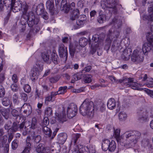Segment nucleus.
<instances>
[{"instance_id": "obj_1", "label": "nucleus", "mask_w": 153, "mask_h": 153, "mask_svg": "<svg viewBox=\"0 0 153 153\" xmlns=\"http://www.w3.org/2000/svg\"><path fill=\"white\" fill-rule=\"evenodd\" d=\"M120 129H114V136L117 142L127 148L134 146L139 141L141 137V133L138 131H126L120 136Z\"/></svg>"}, {"instance_id": "obj_2", "label": "nucleus", "mask_w": 153, "mask_h": 153, "mask_svg": "<svg viewBox=\"0 0 153 153\" xmlns=\"http://www.w3.org/2000/svg\"><path fill=\"white\" fill-rule=\"evenodd\" d=\"M80 113L83 116L88 115L92 117L94 114V105L92 101L86 99L83 101L79 108Z\"/></svg>"}, {"instance_id": "obj_3", "label": "nucleus", "mask_w": 153, "mask_h": 153, "mask_svg": "<svg viewBox=\"0 0 153 153\" xmlns=\"http://www.w3.org/2000/svg\"><path fill=\"white\" fill-rule=\"evenodd\" d=\"M74 153H96V150L94 145H89L86 146H83L79 145L78 146H75Z\"/></svg>"}, {"instance_id": "obj_4", "label": "nucleus", "mask_w": 153, "mask_h": 153, "mask_svg": "<svg viewBox=\"0 0 153 153\" xmlns=\"http://www.w3.org/2000/svg\"><path fill=\"white\" fill-rule=\"evenodd\" d=\"M144 59V54L141 49L137 48L134 50L131 57L132 62L136 63L142 62Z\"/></svg>"}, {"instance_id": "obj_5", "label": "nucleus", "mask_w": 153, "mask_h": 153, "mask_svg": "<svg viewBox=\"0 0 153 153\" xmlns=\"http://www.w3.org/2000/svg\"><path fill=\"white\" fill-rule=\"evenodd\" d=\"M4 132L3 129H0V147H4L5 153H7L9 150V145L6 144L7 139V136L4 135Z\"/></svg>"}, {"instance_id": "obj_6", "label": "nucleus", "mask_w": 153, "mask_h": 153, "mask_svg": "<svg viewBox=\"0 0 153 153\" xmlns=\"http://www.w3.org/2000/svg\"><path fill=\"white\" fill-rule=\"evenodd\" d=\"M43 69V65L40 62H37L34 65L30 74V76L33 77V79H35L37 78L39 72L41 71Z\"/></svg>"}, {"instance_id": "obj_7", "label": "nucleus", "mask_w": 153, "mask_h": 153, "mask_svg": "<svg viewBox=\"0 0 153 153\" xmlns=\"http://www.w3.org/2000/svg\"><path fill=\"white\" fill-rule=\"evenodd\" d=\"M82 75L81 74H74L72 77L71 82L72 83H74L76 80H78L80 79ZM83 80L86 83H89L91 80L92 76L90 75H83Z\"/></svg>"}, {"instance_id": "obj_8", "label": "nucleus", "mask_w": 153, "mask_h": 153, "mask_svg": "<svg viewBox=\"0 0 153 153\" xmlns=\"http://www.w3.org/2000/svg\"><path fill=\"white\" fill-rule=\"evenodd\" d=\"M116 5L114 0H109L107 1H103L101 2V6L102 9H104L106 8H112L113 10L114 13H115L117 11V9L115 8Z\"/></svg>"}, {"instance_id": "obj_9", "label": "nucleus", "mask_w": 153, "mask_h": 153, "mask_svg": "<svg viewBox=\"0 0 153 153\" xmlns=\"http://www.w3.org/2000/svg\"><path fill=\"white\" fill-rule=\"evenodd\" d=\"M24 18L27 20L28 25L30 27H32L35 24H37L39 22L38 19H35L33 13L32 12H30L29 15H27Z\"/></svg>"}, {"instance_id": "obj_10", "label": "nucleus", "mask_w": 153, "mask_h": 153, "mask_svg": "<svg viewBox=\"0 0 153 153\" xmlns=\"http://www.w3.org/2000/svg\"><path fill=\"white\" fill-rule=\"evenodd\" d=\"M77 110L76 106L74 104L69 105L67 108V116L69 118L74 117L76 114Z\"/></svg>"}, {"instance_id": "obj_11", "label": "nucleus", "mask_w": 153, "mask_h": 153, "mask_svg": "<svg viewBox=\"0 0 153 153\" xmlns=\"http://www.w3.org/2000/svg\"><path fill=\"white\" fill-rule=\"evenodd\" d=\"M16 0H9L10 2H11V9L14 13L17 12L21 10V8L22 4V2L20 1L15 2Z\"/></svg>"}, {"instance_id": "obj_12", "label": "nucleus", "mask_w": 153, "mask_h": 153, "mask_svg": "<svg viewBox=\"0 0 153 153\" xmlns=\"http://www.w3.org/2000/svg\"><path fill=\"white\" fill-rule=\"evenodd\" d=\"M92 40L93 41V42L92 46L94 47V49L95 51L96 50L100 49L103 45V43L101 41L99 42L95 45L94 44L98 42L99 40V36L97 34H95L93 36Z\"/></svg>"}, {"instance_id": "obj_13", "label": "nucleus", "mask_w": 153, "mask_h": 153, "mask_svg": "<svg viewBox=\"0 0 153 153\" xmlns=\"http://www.w3.org/2000/svg\"><path fill=\"white\" fill-rule=\"evenodd\" d=\"M58 51L59 56L61 57H65L66 59L68 57L67 48L63 44L60 45L59 47Z\"/></svg>"}, {"instance_id": "obj_14", "label": "nucleus", "mask_w": 153, "mask_h": 153, "mask_svg": "<svg viewBox=\"0 0 153 153\" xmlns=\"http://www.w3.org/2000/svg\"><path fill=\"white\" fill-rule=\"evenodd\" d=\"M23 109V113L28 116L32 113V108L30 104L28 103H25L21 107V110Z\"/></svg>"}, {"instance_id": "obj_15", "label": "nucleus", "mask_w": 153, "mask_h": 153, "mask_svg": "<svg viewBox=\"0 0 153 153\" xmlns=\"http://www.w3.org/2000/svg\"><path fill=\"white\" fill-rule=\"evenodd\" d=\"M67 137L68 135L66 133H61L58 135L57 140L59 143L63 144L65 142Z\"/></svg>"}, {"instance_id": "obj_16", "label": "nucleus", "mask_w": 153, "mask_h": 153, "mask_svg": "<svg viewBox=\"0 0 153 153\" xmlns=\"http://www.w3.org/2000/svg\"><path fill=\"white\" fill-rule=\"evenodd\" d=\"M46 6L47 8L48 9L52 14L54 13V5L53 1L48 0L46 3Z\"/></svg>"}, {"instance_id": "obj_17", "label": "nucleus", "mask_w": 153, "mask_h": 153, "mask_svg": "<svg viewBox=\"0 0 153 153\" xmlns=\"http://www.w3.org/2000/svg\"><path fill=\"white\" fill-rule=\"evenodd\" d=\"M29 9V6L26 2H23L22 4V6L21 8V10L23 13V17H25L27 15H29V13H27V10Z\"/></svg>"}, {"instance_id": "obj_18", "label": "nucleus", "mask_w": 153, "mask_h": 153, "mask_svg": "<svg viewBox=\"0 0 153 153\" xmlns=\"http://www.w3.org/2000/svg\"><path fill=\"white\" fill-rule=\"evenodd\" d=\"M153 44L149 42L145 43L143 46V53H146L149 52L152 48V45Z\"/></svg>"}, {"instance_id": "obj_19", "label": "nucleus", "mask_w": 153, "mask_h": 153, "mask_svg": "<svg viewBox=\"0 0 153 153\" xmlns=\"http://www.w3.org/2000/svg\"><path fill=\"white\" fill-rule=\"evenodd\" d=\"M30 138L27 137L26 141V146L22 153H30L31 150V144L29 141L30 140Z\"/></svg>"}, {"instance_id": "obj_20", "label": "nucleus", "mask_w": 153, "mask_h": 153, "mask_svg": "<svg viewBox=\"0 0 153 153\" xmlns=\"http://www.w3.org/2000/svg\"><path fill=\"white\" fill-rule=\"evenodd\" d=\"M50 53V51H48L47 52L42 53V58L43 60L48 63H50L51 62V60L49 57Z\"/></svg>"}, {"instance_id": "obj_21", "label": "nucleus", "mask_w": 153, "mask_h": 153, "mask_svg": "<svg viewBox=\"0 0 153 153\" xmlns=\"http://www.w3.org/2000/svg\"><path fill=\"white\" fill-rule=\"evenodd\" d=\"M108 108L111 110L114 108L116 106V102L114 99L113 98L109 99L107 104Z\"/></svg>"}, {"instance_id": "obj_22", "label": "nucleus", "mask_w": 153, "mask_h": 153, "mask_svg": "<svg viewBox=\"0 0 153 153\" xmlns=\"http://www.w3.org/2000/svg\"><path fill=\"white\" fill-rule=\"evenodd\" d=\"M110 140L108 139H104L102 140V149L106 151L109 148V144H110Z\"/></svg>"}, {"instance_id": "obj_23", "label": "nucleus", "mask_w": 153, "mask_h": 153, "mask_svg": "<svg viewBox=\"0 0 153 153\" xmlns=\"http://www.w3.org/2000/svg\"><path fill=\"white\" fill-rule=\"evenodd\" d=\"M79 14V11L78 10L76 9L74 10L70 15V19L72 21L75 20L77 18Z\"/></svg>"}, {"instance_id": "obj_24", "label": "nucleus", "mask_w": 153, "mask_h": 153, "mask_svg": "<svg viewBox=\"0 0 153 153\" xmlns=\"http://www.w3.org/2000/svg\"><path fill=\"white\" fill-rule=\"evenodd\" d=\"M106 17L105 15L102 14V12L100 10L99 13V16L97 19V22L100 24L103 23L106 20Z\"/></svg>"}, {"instance_id": "obj_25", "label": "nucleus", "mask_w": 153, "mask_h": 153, "mask_svg": "<svg viewBox=\"0 0 153 153\" xmlns=\"http://www.w3.org/2000/svg\"><path fill=\"white\" fill-rule=\"evenodd\" d=\"M81 135L79 134H76L74 135L73 136V138L71 141V145L72 146L73 145H74V151L73 152V153H74V150L75 149L76 147L75 146H76V142L78 139L80 137ZM78 145H77L78 146Z\"/></svg>"}, {"instance_id": "obj_26", "label": "nucleus", "mask_w": 153, "mask_h": 153, "mask_svg": "<svg viewBox=\"0 0 153 153\" xmlns=\"http://www.w3.org/2000/svg\"><path fill=\"white\" fill-rule=\"evenodd\" d=\"M19 128L20 131H22L23 134L24 136L26 135L27 133L30 132V131L28 129V128L27 129L26 126L24 127V124L23 123L20 124Z\"/></svg>"}, {"instance_id": "obj_27", "label": "nucleus", "mask_w": 153, "mask_h": 153, "mask_svg": "<svg viewBox=\"0 0 153 153\" xmlns=\"http://www.w3.org/2000/svg\"><path fill=\"white\" fill-rule=\"evenodd\" d=\"M149 119V113L148 112H145L139 118V120L142 122L148 121Z\"/></svg>"}, {"instance_id": "obj_28", "label": "nucleus", "mask_w": 153, "mask_h": 153, "mask_svg": "<svg viewBox=\"0 0 153 153\" xmlns=\"http://www.w3.org/2000/svg\"><path fill=\"white\" fill-rule=\"evenodd\" d=\"M121 81H120L121 82L123 83L126 86L128 87L130 86L133 80L132 78H125Z\"/></svg>"}, {"instance_id": "obj_29", "label": "nucleus", "mask_w": 153, "mask_h": 153, "mask_svg": "<svg viewBox=\"0 0 153 153\" xmlns=\"http://www.w3.org/2000/svg\"><path fill=\"white\" fill-rule=\"evenodd\" d=\"M118 119L121 121H125L127 118V115L124 111H121L118 114Z\"/></svg>"}, {"instance_id": "obj_30", "label": "nucleus", "mask_w": 153, "mask_h": 153, "mask_svg": "<svg viewBox=\"0 0 153 153\" xmlns=\"http://www.w3.org/2000/svg\"><path fill=\"white\" fill-rule=\"evenodd\" d=\"M57 119L59 121L62 123L66 121V118L65 113L62 111L60 113L57 117Z\"/></svg>"}, {"instance_id": "obj_31", "label": "nucleus", "mask_w": 153, "mask_h": 153, "mask_svg": "<svg viewBox=\"0 0 153 153\" xmlns=\"http://www.w3.org/2000/svg\"><path fill=\"white\" fill-rule=\"evenodd\" d=\"M58 57L55 50H53L51 54V59L55 64H57Z\"/></svg>"}, {"instance_id": "obj_32", "label": "nucleus", "mask_w": 153, "mask_h": 153, "mask_svg": "<svg viewBox=\"0 0 153 153\" xmlns=\"http://www.w3.org/2000/svg\"><path fill=\"white\" fill-rule=\"evenodd\" d=\"M128 50L127 49H125L123 51L122 55V57L123 59L125 60H127L130 58V56L131 54L130 52H128Z\"/></svg>"}, {"instance_id": "obj_33", "label": "nucleus", "mask_w": 153, "mask_h": 153, "mask_svg": "<svg viewBox=\"0 0 153 153\" xmlns=\"http://www.w3.org/2000/svg\"><path fill=\"white\" fill-rule=\"evenodd\" d=\"M37 121L35 117H33L32 118L31 123L30 125L28 127H29V128L31 129H35L37 127Z\"/></svg>"}, {"instance_id": "obj_34", "label": "nucleus", "mask_w": 153, "mask_h": 153, "mask_svg": "<svg viewBox=\"0 0 153 153\" xmlns=\"http://www.w3.org/2000/svg\"><path fill=\"white\" fill-rule=\"evenodd\" d=\"M88 42V39L85 38H81L79 40V45L81 47H84L87 45Z\"/></svg>"}, {"instance_id": "obj_35", "label": "nucleus", "mask_w": 153, "mask_h": 153, "mask_svg": "<svg viewBox=\"0 0 153 153\" xmlns=\"http://www.w3.org/2000/svg\"><path fill=\"white\" fill-rule=\"evenodd\" d=\"M131 87L132 89L138 90H141L142 88H140L141 86L140 84L137 83L136 82H132L130 86Z\"/></svg>"}, {"instance_id": "obj_36", "label": "nucleus", "mask_w": 153, "mask_h": 153, "mask_svg": "<svg viewBox=\"0 0 153 153\" xmlns=\"http://www.w3.org/2000/svg\"><path fill=\"white\" fill-rule=\"evenodd\" d=\"M44 133L47 135V137H50L51 134V131L47 126H44L43 128Z\"/></svg>"}, {"instance_id": "obj_37", "label": "nucleus", "mask_w": 153, "mask_h": 153, "mask_svg": "<svg viewBox=\"0 0 153 153\" xmlns=\"http://www.w3.org/2000/svg\"><path fill=\"white\" fill-rule=\"evenodd\" d=\"M141 145L145 147H150L151 146L149 140L148 139H143L142 141Z\"/></svg>"}, {"instance_id": "obj_38", "label": "nucleus", "mask_w": 153, "mask_h": 153, "mask_svg": "<svg viewBox=\"0 0 153 153\" xmlns=\"http://www.w3.org/2000/svg\"><path fill=\"white\" fill-rule=\"evenodd\" d=\"M109 148L108 149L110 152L114 151L116 148V145L115 142L114 141H111L110 142L109 144Z\"/></svg>"}, {"instance_id": "obj_39", "label": "nucleus", "mask_w": 153, "mask_h": 153, "mask_svg": "<svg viewBox=\"0 0 153 153\" xmlns=\"http://www.w3.org/2000/svg\"><path fill=\"white\" fill-rule=\"evenodd\" d=\"M2 104L6 106H8L11 104L10 100L7 97H4L2 100Z\"/></svg>"}, {"instance_id": "obj_40", "label": "nucleus", "mask_w": 153, "mask_h": 153, "mask_svg": "<svg viewBox=\"0 0 153 153\" xmlns=\"http://www.w3.org/2000/svg\"><path fill=\"white\" fill-rule=\"evenodd\" d=\"M46 148L44 147V144L42 143L39 144L37 146L36 151L38 153H42L44 151Z\"/></svg>"}, {"instance_id": "obj_41", "label": "nucleus", "mask_w": 153, "mask_h": 153, "mask_svg": "<svg viewBox=\"0 0 153 153\" xmlns=\"http://www.w3.org/2000/svg\"><path fill=\"white\" fill-rule=\"evenodd\" d=\"M67 87L66 86L61 87L59 88L57 91L59 94H63L66 92Z\"/></svg>"}, {"instance_id": "obj_42", "label": "nucleus", "mask_w": 153, "mask_h": 153, "mask_svg": "<svg viewBox=\"0 0 153 153\" xmlns=\"http://www.w3.org/2000/svg\"><path fill=\"white\" fill-rule=\"evenodd\" d=\"M45 114L48 117L50 116L52 114V108L49 107L46 108L45 110Z\"/></svg>"}, {"instance_id": "obj_43", "label": "nucleus", "mask_w": 153, "mask_h": 153, "mask_svg": "<svg viewBox=\"0 0 153 153\" xmlns=\"http://www.w3.org/2000/svg\"><path fill=\"white\" fill-rule=\"evenodd\" d=\"M147 39L149 42L153 44V36L151 33H147Z\"/></svg>"}, {"instance_id": "obj_44", "label": "nucleus", "mask_w": 153, "mask_h": 153, "mask_svg": "<svg viewBox=\"0 0 153 153\" xmlns=\"http://www.w3.org/2000/svg\"><path fill=\"white\" fill-rule=\"evenodd\" d=\"M18 141L16 139L14 140L12 143V149L13 150H15L18 147Z\"/></svg>"}, {"instance_id": "obj_45", "label": "nucleus", "mask_w": 153, "mask_h": 153, "mask_svg": "<svg viewBox=\"0 0 153 153\" xmlns=\"http://www.w3.org/2000/svg\"><path fill=\"white\" fill-rule=\"evenodd\" d=\"M20 94L22 100L25 102H26L28 99V96L27 94L23 92L20 93Z\"/></svg>"}, {"instance_id": "obj_46", "label": "nucleus", "mask_w": 153, "mask_h": 153, "mask_svg": "<svg viewBox=\"0 0 153 153\" xmlns=\"http://www.w3.org/2000/svg\"><path fill=\"white\" fill-rule=\"evenodd\" d=\"M5 94V92L4 87L0 84V97H3Z\"/></svg>"}, {"instance_id": "obj_47", "label": "nucleus", "mask_w": 153, "mask_h": 153, "mask_svg": "<svg viewBox=\"0 0 153 153\" xmlns=\"http://www.w3.org/2000/svg\"><path fill=\"white\" fill-rule=\"evenodd\" d=\"M62 6V10L65 13H68L70 9V6L68 4H65Z\"/></svg>"}, {"instance_id": "obj_48", "label": "nucleus", "mask_w": 153, "mask_h": 153, "mask_svg": "<svg viewBox=\"0 0 153 153\" xmlns=\"http://www.w3.org/2000/svg\"><path fill=\"white\" fill-rule=\"evenodd\" d=\"M54 100L50 95H48L45 97V103L47 105L49 104V102H52L54 101Z\"/></svg>"}, {"instance_id": "obj_49", "label": "nucleus", "mask_w": 153, "mask_h": 153, "mask_svg": "<svg viewBox=\"0 0 153 153\" xmlns=\"http://www.w3.org/2000/svg\"><path fill=\"white\" fill-rule=\"evenodd\" d=\"M59 76H55L51 77L49 79L50 81L52 83H55L57 82L59 79Z\"/></svg>"}, {"instance_id": "obj_50", "label": "nucleus", "mask_w": 153, "mask_h": 153, "mask_svg": "<svg viewBox=\"0 0 153 153\" xmlns=\"http://www.w3.org/2000/svg\"><path fill=\"white\" fill-rule=\"evenodd\" d=\"M11 129H10V131L15 132L16 131L18 128L17 125L16 123H14L12 127H11Z\"/></svg>"}, {"instance_id": "obj_51", "label": "nucleus", "mask_w": 153, "mask_h": 153, "mask_svg": "<svg viewBox=\"0 0 153 153\" xmlns=\"http://www.w3.org/2000/svg\"><path fill=\"white\" fill-rule=\"evenodd\" d=\"M49 123V119L48 117H45L44 118L42 122V125L44 126H47Z\"/></svg>"}, {"instance_id": "obj_52", "label": "nucleus", "mask_w": 153, "mask_h": 153, "mask_svg": "<svg viewBox=\"0 0 153 153\" xmlns=\"http://www.w3.org/2000/svg\"><path fill=\"white\" fill-rule=\"evenodd\" d=\"M15 83H13L11 84L10 87L11 90L13 91L16 92L18 91L19 87Z\"/></svg>"}, {"instance_id": "obj_53", "label": "nucleus", "mask_w": 153, "mask_h": 153, "mask_svg": "<svg viewBox=\"0 0 153 153\" xmlns=\"http://www.w3.org/2000/svg\"><path fill=\"white\" fill-rule=\"evenodd\" d=\"M24 89V91L27 93H30L31 90V88L30 86L28 84L26 85H25Z\"/></svg>"}, {"instance_id": "obj_54", "label": "nucleus", "mask_w": 153, "mask_h": 153, "mask_svg": "<svg viewBox=\"0 0 153 153\" xmlns=\"http://www.w3.org/2000/svg\"><path fill=\"white\" fill-rule=\"evenodd\" d=\"M148 11L150 13L149 15L150 19L152 21L153 20V8L152 7H149Z\"/></svg>"}, {"instance_id": "obj_55", "label": "nucleus", "mask_w": 153, "mask_h": 153, "mask_svg": "<svg viewBox=\"0 0 153 153\" xmlns=\"http://www.w3.org/2000/svg\"><path fill=\"white\" fill-rule=\"evenodd\" d=\"M5 79L4 73L2 71H0V84L3 82Z\"/></svg>"}, {"instance_id": "obj_56", "label": "nucleus", "mask_w": 153, "mask_h": 153, "mask_svg": "<svg viewBox=\"0 0 153 153\" xmlns=\"http://www.w3.org/2000/svg\"><path fill=\"white\" fill-rule=\"evenodd\" d=\"M2 114L4 118L7 119L9 117V113L5 109H3L2 111Z\"/></svg>"}, {"instance_id": "obj_57", "label": "nucleus", "mask_w": 153, "mask_h": 153, "mask_svg": "<svg viewBox=\"0 0 153 153\" xmlns=\"http://www.w3.org/2000/svg\"><path fill=\"white\" fill-rule=\"evenodd\" d=\"M84 89L83 88H80L78 89H74L72 90L73 93L77 94L83 91Z\"/></svg>"}, {"instance_id": "obj_58", "label": "nucleus", "mask_w": 153, "mask_h": 153, "mask_svg": "<svg viewBox=\"0 0 153 153\" xmlns=\"http://www.w3.org/2000/svg\"><path fill=\"white\" fill-rule=\"evenodd\" d=\"M12 123L10 121L8 122L4 126V128L5 129L10 130L11 129V126L12 125Z\"/></svg>"}, {"instance_id": "obj_59", "label": "nucleus", "mask_w": 153, "mask_h": 153, "mask_svg": "<svg viewBox=\"0 0 153 153\" xmlns=\"http://www.w3.org/2000/svg\"><path fill=\"white\" fill-rule=\"evenodd\" d=\"M11 79L14 83H16L17 82L18 80V78L16 74H13L11 77Z\"/></svg>"}, {"instance_id": "obj_60", "label": "nucleus", "mask_w": 153, "mask_h": 153, "mask_svg": "<svg viewBox=\"0 0 153 153\" xmlns=\"http://www.w3.org/2000/svg\"><path fill=\"white\" fill-rule=\"evenodd\" d=\"M7 3V2L5 1L4 0H1L0 1V9L1 10H2L4 5Z\"/></svg>"}, {"instance_id": "obj_61", "label": "nucleus", "mask_w": 153, "mask_h": 153, "mask_svg": "<svg viewBox=\"0 0 153 153\" xmlns=\"http://www.w3.org/2000/svg\"><path fill=\"white\" fill-rule=\"evenodd\" d=\"M145 91L151 97L153 98V91L146 89L145 90Z\"/></svg>"}, {"instance_id": "obj_62", "label": "nucleus", "mask_w": 153, "mask_h": 153, "mask_svg": "<svg viewBox=\"0 0 153 153\" xmlns=\"http://www.w3.org/2000/svg\"><path fill=\"white\" fill-rule=\"evenodd\" d=\"M79 19L82 20V21L84 23H85L87 20V17L85 15H82L80 16Z\"/></svg>"}, {"instance_id": "obj_63", "label": "nucleus", "mask_w": 153, "mask_h": 153, "mask_svg": "<svg viewBox=\"0 0 153 153\" xmlns=\"http://www.w3.org/2000/svg\"><path fill=\"white\" fill-rule=\"evenodd\" d=\"M18 96L16 94H14L13 97V102L14 103H17L18 102Z\"/></svg>"}, {"instance_id": "obj_64", "label": "nucleus", "mask_w": 153, "mask_h": 153, "mask_svg": "<svg viewBox=\"0 0 153 153\" xmlns=\"http://www.w3.org/2000/svg\"><path fill=\"white\" fill-rule=\"evenodd\" d=\"M150 82H146L145 85L149 88H152L153 87V79H152L150 80Z\"/></svg>"}]
</instances>
